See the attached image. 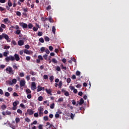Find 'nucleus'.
I'll return each mask as SVG.
<instances>
[{
    "mask_svg": "<svg viewBox=\"0 0 129 129\" xmlns=\"http://www.w3.org/2000/svg\"><path fill=\"white\" fill-rule=\"evenodd\" d=\"M48 49L50 50V52H52L53 51V49H54V48L52 46H49Z\"/></svg>",
    "mask_w": 129,
    "mask_h": 129,
    "instance_id": "a19ab883",
    "label": "nucleus"
},
{
    "mask_svg": "<svg viewBox=\"0 0 129 129\" xmlns=\"http://www.w3.org/2000/svg\"><path fill=\"white\" fill-rule=\"evenodd\" d=\"M45 91L47 94H49V95H52V89H45Z\"/></svg>",
    "mask_w": 129,
    "mask_h": 129,
    "instance_id": "9d476101",
    "label": "nucleus"
},
{
    "mask_svg": "<svg viewBox=\"0 0 129 129\" xmlns=\"http://www.w3.org/2000/svg\"><path fill=\"white\" fill-rule=\"evenodd\" d=\"M39 41L40 42V43H44V38H40L39 39Z\"/></svg>",
    "mask_w": 129,
    "mask_h": 129,
    "instance_id": "e433bc0d",
    "label": "nucleus"
},
{
    "mask_svg": "<svg viewBox=\"0 0 129 129\" xmlns=\"http://www.w3.org/2000/svg\"><path fill=\"white\" fill-rule=\"evenodd\" d=\"M49 80L51 82H53L54 80V76H51L49 77Z\"/></svg>",
    "mask_w": 129,
    "mask_h": 129,
    "instance_id": "f704fd0d",
    "label": "nucleus"
},
{
    "mask_svg": "<svg viewBox=\"0 0 129 129\" xmlns=\"http://www.w3.org/2000/svg\"><path fill=\"white\" fill-rule=\"evenodd\" d=\"M19 103L20 102H19V101H15L14 102H13V106H17V105H18V104H19Z\"/></svg>",
    "mask_w": 129,
    "mask_h": 129,
    "instance_id": "6ab92c4d",
    "label": "nucleus"
},
{
    "mask_svg": "<svg viewBox=\"0 0 129 129\" xmlns=\"http://www.w3.org/2000/svg\"><path fill=\"white\" fill-rule=\"evenodd\" d=\"M19 76H20V77H24V76H25V74H24V73H20L19 74Z\"/></svg>",
    "mask_w": 129,
    "mask_h": 129,
    "instance_id": "6e6d98bb",
    "label": "nucleus"
},
{
    "mask_svg": "<svg viewBox=\"0 0 129 129\" xmlns=\"http://www.w3.org/2000/svg\"><path fill=\"white\" fill-rule=\"evenodd\" d=\"M21 121V119L19 117H16L15 118V121L16 122V123H19V122H20V121Z\"/></svg>",
    "mask_w": 129,
    "mask_h": 129,
    "instance_id": "b1692460",
    "label": "nucleus"
},
{
    "mask_svg": "<svg viewBox=\"0 0 129 129\" xmlns=\"http://www.w3.org/2000/svg\"><path fill=\"white\" fill-rule=\"evenodd\" d=\"M38 58L39 60H41V61H43V60H44V58H43V56H42V55H41L38 56Z\"/></svg>",
    "mask_w": 129,
    "mask_h": 129,
    "instance_id": "2f4dec72",
    "label": "nucleus"
},
{
    "mask_svg": "<svg viewBox=\"0 0 129 129\" xmlns=\"http://www.w3.org/2000/svg\"><path fill=\"white\" fill-rule=\"evenodd\" d=\"M14 58L16 61H20V56H19V54L15 53L14 54Z\"/></svg>",
    "mask_w": 129,
    "mask_h": 129,
    "instance_id": "f8f14e48",
    "label": "nucleus"
},
{
    "mask_svg": "<svg viewBox=\"0 0 129 129\" xmlns=\"http://www.w3.org/2000/svg\"><path fill=\"white\" fill-rule=\"evenodd\" d=\"M6 71L7 73H8V74H12V75H14V73L12 67H9L8 68H7Z\"/></svg>",
    "mask_w": 129,
    "mask_h": 129,
    "instance_id": "f03ea898",
    "label": "nucleus"
},
{
    "mask_svg": "<svg viewBox=\"0 0 129 129\" xmlns=\"http://www.w3.org/2000/svg\"><path fill=\"white\" fill-rule=\"evenodd\" d=\"M76 74L77 76H80V74H81V73H80V71H78L76 72Z\"/></svg>",
    "mask_w": 129,
    "mask_h": 129,
    "instance_id": "3c124183",
    "label": "nucleus"
},
{
    "mask_svg": "<svg viewBox=\"0 0 129 129\" xmlns=\"http://www.w3.org/2000/svg\"><path fill=\"white\" fill-rule=\"evenodd\" d=\"M16 15H17V16H18V17H21V15L22 14H21V12H20V11H17Z\"/></svg>",
    "mask_w": 129,
    "mask_h": 129,
    "instance_id": "37998d69",
    "label": "nucleus"
},
{
    "mask_svg": "<svg viewBox=\"0 0 129 129\" xmlns=\"http://www.w3.org/2000/svg\"><path fill=\"white\" fill-rule=\"evenodd\" d=\"M11 44L14 45V46H16L17 45V42L15 40H12L11 42Z\"/></svg>",
    "mask_w": 129,
    "mask_h": 129,
    "instance_id": "58836bf2",
    "label": "nucleus"
},
{
    "mask_svg": "<svg viewBox=\"0 0 129 129\" xmlns=\"http://www.w3.org/2000/svg\"><path fill=\"white\" fill-rule=\"evenodd\" d=\"M23 10L24 13H28V8H23Z\"/></svg>",
    "mask_w": 129,
    "mask_h": 129,
    "instance_id": "c03bdc74",
    "label": "nucleus"
},
{
    "mask_svg": "<svg viewBox=\"0 0 129 129\" xmlns=\"http://www.w3.org/2000/svg\"><path fill=\"white\" fill-rule=\"evenodd\" d=\"M32 51H31V50H28L27 49H24V53L25 54H27V55H31V52Z\"/></svg>",
    "mask_w": 129,
    "mask_h": 129,
    "instance_id": "4468645a",
    "label": "nucleus"
},
{
    "mask_svg": "<svg viewBox=\"0 0 129 129\" xmlns=\"http://www.w3.org/2000/svg\"><path fill=\"white\" fill-rule=\"evenodd\" d=\"M26 59L27 61H30V60H31V57H30V56H27L26 57Z\"/></svg>",
    "mask_w": 129,
    "mask_h": 129,
    "instance_id": "13d9d810",
    "label": "nucleus"
},
{
    "mask_svg": "<svg viewBox=\"0 0 129 129\" xmlns=\"http://www.w3.org/2000/svg\"><path fill=\"white\" fill-rule=\"evenodd\" d=\"M30 77H31V75L27 76L26 77V79H27V81H29L30 80Z\"/></svg>",
    "mask_w": 129,
    "mask_h": 129,
    "instance_id": "052dcab7",
    "label": "nucleus"
},
{
    "mask_svg": "<svg viewBox=\"0 0 129 129\" xmlns=\"http://www.w3.org/2000/svg\"><path fill=\"white\" fill-rule=\"evenodd\" d=\"M43 78H44V79H48V75H44L43 76Z\"/></svg>",
    "mask_w": 129,
    "mask_h": 129,
    "instance_id": "774afa93",
    "label": "nucleus"
},
{
    "mask_svg": "<svg viewBox=\"0 0 129 129\" xmlns=\"http://www.w3.org/2000/svg\"><path fill=\"white\" fill-rule=\"evenodd\" d=\"M25 121H27V122H30L31 121V120L28 117H26L25 118Z\"/></svg>",
    "mask_w": 129,
    "mask_h": 129,
    "instance_id": "864d4df0",
    "label": "nucleus"
},
{
    "mask_svg": "<svg viewBox=\"0 0 129 129\" xmlns=\"http://www.w3.org/2000/svg\"><path fill=\"white\" fill-rule=\"evenodd\" d=\"M37 89V86H36V83L34 82H32L31 83V90L35 91Z\"/></svg>",
    "mask_w": 129,
    "mask_h": 129,
    "instance_id": "39448f33",
    "label": "nucleus"
},
{
    "mask_svg": "<svg viewBox=\"0 0 129 129\" xmlns=\"http://www.w3.org/2000/svg\"><path fill=\"white\" fill-rule=\"evenodd\" d=\"M52 62L54 64H56V63H58V61H57V60H56V58H55L52 59Z\"/></svg>",
    "mask_w": 129,
    "mask_h": 129,
    "instance_id": "a878e982",
    "label": "nucleus"
},
{
    "mask_svg": "<svg viewBox=\"0 0 129 129\" xmlns=\"http://www.w3.org/2000/svg\"><path fill=\"white\" fill-rule=\"evenodd\" d=\"M9 54H10V51H9V50H5L3 53V55L5 57H8V55H9Z\"/></svg>",
    "mask_w": 129,
    "mask_h": 129,
    "instance_id": "2eb2a0df",
    "label": "nucleus"
},
{
    "mask_svg": "<svg viewBox=\"0 0 129 129\" xmlns=\"http://www.w3.org/2000/svg\"><path fill=\"white\" fill-rule=\"evenodd\" d=\"M17 112L18 113H19L20 114H22V113H23V111H22V110L18 109L17 110Z\"/></svg>",
    "mask_w": 129,
    "mask_h": 129,
    "instance_id": "79ce46f5",
    "label": "nucleus"
},
{
    "mask_svg": "<svg viewBox=\"0 0 129 129\" xmlns=\"http://www.w3.org/2000/svg\"><path fill=\"white\" fill-rule=\"evenodd\" d=\"M33 27V24L32 23H29L28 25H27V28H28V29H32Z\"/></svg>",
    "mask_w": 129,
    "mask_h": 129,
    "instance_id": "aec40b11",
    "label": "nucleus"
},
{
    "mask_svg": "<svg viewBox=\"0 0 129 129\" xmlns=\"http://www.w3.org/2000/svg\"><path fill=\"white\" fill-rule=\"evenodd\" d=\"M56 70L60 72V71H61V68H60V67L57 66L56 68Z\"/></svg>",
    "mask_w": 129,
    "mask_h": 129,
    "instance_id": "de8ad7c7",
    "label": "nucleus"
},
{
    "mask_svg": "<svg viewBox=\"0 0 129 129\" xmlns=\"http://www.w3.org/2000/svg\"><path fill=\"white\" fill-rule=\"evenodd\" d=\"M6 114L7 115H11V114H12V112H10V111L7 110L6 111Z\"/></svg>",
    "mask_w": 129,
    "mask_h": 129,
    "instance_id": "49530a36",
    "label": "nucleus"
},
{
    "mask_svg": "<svg viewBox=\"0 0 129 129\" xmlns=\"http://www.w3.org/2000/svg\"><path fill=\"white\" fill-rule=\"evenodd\" d=\"M31 93H32V91H31V90H30V89H26V94H30Z\"/></svg>",
    "mask_w": 129,
    "mask_h": 129,
    "instance_id": "412c9836",
    "label": "nucleus"
},
{
    "mask_svg": "<svg viewBox=\"0 0 129 129\" xmlns=\"http://www.w3.org/2000/svg\"><path fill=\"white\" fill-rule=\"evenodd\" d=\"M26 85V81L25 80H21L20 83V87H24Z\"/></svg>",
    "mask_w": 129,
    "mask_h": 129,
    "instance_id": "6e6552de",
    "label": "nucleus"
},
{
    "mask_svg": "<svg viewBox=\"0 0 129 129\" xmlns=\"http://www.w3.org/2000/svg\"><path fill=\"white\" fill-rule=\"evenodd\" d=\"M10 95H11L10 93H9L8 92H5V96H6V97H9V96H10Z\"/></svg>",
    "mask_w": 129,
    "mask_h": 129,
    "instance_id": "72a5a7b5",
    "label": "nucleus"
},
{
    "mask_svg": "<svg viewBox=\"0 0 129 129\" xmlns=\"http://www.w3.org/2000/svg\"><path fill=\"white\" fill-rule=\"evenodd\" d=\"M62 84H63V82H62V81H60L59 82L58 84L57 83H55V87H58V88H62Z\"/></svg>",
    "mask_w": 129,
    "mask_h": 129,
    "instance_id": "0eeeda50",
    "label": "nucleus"
},
{
    "mask_svg": "<svg viewBox=\"0 0 129 129\" xmlns=\"http://www.w3.org/2000/svg\"><path fill=\"white\" fill-rule=\"evenodd\" d=\"M38 110L39 111V114L40 116H41V115L42 116L43 114H44V108L39 107Z\"/></svg>",
    "mask_w": 129,
    "mask_h": 129,
    "instance_id": "20e7f679",
    "label": "nucleus"
},
{
    "mask_svg": "<svg viewBox=\"0 0 129 129\" xmlns=\"http://www.w3.org/2000/svg\"><path fill=\"white\" fill-rule=\"evenodd\" d=\"M82 86V85H81L80 84H78L77 86H76V87H77V88H81Z\"/></svg>",
    "mask_w": 129,
    "mask_h": 129,
    "instance_id": "5fc2aeb1",
    "label": "nucleus"
},
{
    "mask_svg": "<svg viewBox=\"0 0 129 129\" xmlns=\"http://www.w3.org/2000/svg\"><path fill=\"white\" fill-rule=\"evenodd\" d=\"M3 38H4L5 40H8L10 38V37H9V35H8V34L3 33Z\"/></svg>",
    "mask_w": 129,
    "mask_h": 129,
    "instance_id": "f3484780",
    "label": "nucleus"
},
{
    "mask_svg": "<svg viewBox=\"0 0 129 129\" xmlns=\"http://www.w3.org/2000/svg\"><path fill=\"white\" fill-rule=\"evenodd\" d=\"M25 48L26 49H30V45L29 44H26L25 45Z\"/></svg>",
    "mask_w": 129,
    "mask_h": 129,
    "instance_id": "680f3d73",
    "label": "nucleus"
},
{
    "mask_svg": "<svg viewBox=\"0 0 129 129\" xmlns=\"http://www.w3.org/2000/svg\"><path fill=\"white\" fill-rule=\"evenodd\" d=\"M43 119L45 121H47L49 120V117H48V116H45L43 117Z\"/></svg>",
    "mask_w": 129,
    "mask_h": 129,
    "instance_id": "7c9ffc66",
    "label": "nucleus"
},
{
    "mask_svg": "<svg viewBox=\"0 0 129 129\" xmlns=\"http://www.w3.org/2000/svg\"><path fill=\"white\" fill-rule=\"evenodd\" d=\"M16 34H17V35H20L21 34V30L18 29L16 31Z\"/></svg>",
    "mask_w": 129,
    "mask_h": 129,
    "instance_id": "603ef678",
    "label": "nucleus"
},
{
    "mask_svg": "<svg viewBox=\"0 0 129 129\" xmlns=\"http://www.w3.org/2000/svg\"><path fill=\"white\" fill-rule=\"evenodd\" d=\"M38 121L37 120H34L32 123H31V125H33V124H37Z\"/></svg>",
    "mask_w": 129,
    "mask_h": 129,
    "instance_id": "8fccbe9b",
    "label": "nucleus"
},
{
    "mask_svg": "<svg viewBox=\"0 0 129 129\" xmlns=\"http://www.w3.org/2000/svg\"><path fill=\"white\" fill-rule=\"evenodd\" d=\"M62 101H63V98H60L57 100V102H58L59 103L62 102Z\"/></svg>",
    "mask_w": 129,
    "mask_h": 129,
    "instance_id": "4c0bfd02",
    "label": "nucleus"
},
{
    "mask_svg": "<svg viewBox=\"0 0 129 129\" xmlns=\"http://www.w3.org/2000/svg\"><path fill=\"white\" fill-rule=\"evenodd\" d=\"M8 6H9V7H10V8H11V7H12V6H13V4L11 2V0L8 1Z\"/></svg>",
    "mask_w": 129,
    "mask_h": 129,
    "instance_id": "c9c22d12",
    "label": "nucleus"
},
{
    "mask_svg": "<svg viewBox=\"0 0 129 129\" xmlns=\"http://www.w3.org/2000/svg\"><path fill=\"white\" fill-rule=\"evenodd\" d=\"M64 95L66 96H69L70 94H69V92H68V91H66L65 93H64Z\"/></svg>",
    "mask_w": 129,
    "mask_h": 129,
    "instance_id": "69168bd1",
    "label": "nucleus"
},
{
    "mask_svg": "<svg viewBox=\"0 0 129 129\" xmlns=\"http://www.w3.org/2000/svg\"><path fill=\"white\" fill-rule=\"evenodd\" d=\"M17 83V79H13L12 80V81H9V84L10 85H13V84H16Z\"/></svg>",
    "mask_w": 129,
    "mask_h": 129,
    "instance_id": "9b49d317",
    "label": "nucleus"
},
{
    "mask_svg": "<svg viewBox=\"0 0 129 129\" xmlns=\"http://www.w3.org/2000/svg\"><path fill=\"white\" fill-rule=\"evenodd\" d=\"M48 20L50 23H54V20H53V19H52V17H51V16L48 17Z\"/></svg>",
    "mask_w": 129,
    "mask_h": 129,
    "instance_id": "5701e85b",
    "label": "nucleus"
},
{
    "mask_svg": "<svg viewBox=\"0 0 129 129\" xmlns=\"http://www.w3.org/2000/svg\"><path fill=\"white\" fill-rule=\"evenodd\" d=\"M34 116H35V117H39V114L38 113H35Z\"/></svg>",
    "mask_w": 129,
    "mask_h": 129,
    "instance_id": "0e129e2a",
    "label": "nucleus"
},
{
    "mask_svg": "<svg viewBox=\"0 0 129 129\" xmlns=\"http://www.w3.org/2000/svg\"><path fill=\"white\" fill-rule=\"evenodd\" d=\"M27 111L29 115H33V114H34V111L31 109H28Z\"/></svg>",
    "mask_w": 129,
    "mask_h": 129,
    "instance_id": "1a4fd4ad",
    "label": "nucleus"
},
{
    "mask_svg": "<svg viewBox=\"0 0 129 129\" xmlns=\"http://www.w3.org/2000/svg\"><path fill=\"white\" fill-rule=\"evenodd\" d=\"M1 108L3 109V110H5L7 108V106L6 105L4 104L1 106Z\"/></svg>",
    "mask_w": 129,
    "mask_h": 129,
    "instance_id": "c85d7f7f",
    "label": "nucleus"
},
{
    "mask_svg": "<svg viewBox=\"0 0 129 129\" xmlns=\"http://www.w3.org/2000/svg\"><path fill=\"white\" fill-rule=\"evenodd\" d=\"M18 44L19 46H23L24 44H25V42H24V40H21L18 41Z\"/></svg>",
    "mask_w": 129,
    "mask_h": 129,
    "instance_id": "ddd939ff",
    "label": "nucleus"
},
{
    "mask_svg": "<svg viewBox=\"0 0 129 129\" xmlns=\"http://www.w3.org/2000/svg\"><path fill=\"white\" fill-rule=\"evenodd\" d=\"M45 50H46V47H41L40 51H41V53L45 52Z\"/></svg>",
    "mask_w": 129,
    "mask_h": 129,
    "instance_id": "bb28decb",
    "label": "nucleus"
},
{
    "mask_svg": "<svg viewBox=\"0 0 129 129\" xmlns=\"http://www.w3.org/2000/svg\"><path fill=\"white\" fill-rule=\"evenodd\" d=\"M42 87L41 86L39 85L37 87V92H40V91H42Z\"/></svg>",
    "mask_w": 129,
    "mask_h": 129,
    "instance_id": "a211bd4d",
    "label": "nucleus"
},
{
    "mask_svg": "<svg viewBox=\"0 0 129 129\" xmlns=\"http://www.w3.org/2000/svg\"><path fill=\"white\" fill-rule=\"evenodd\" d=\"M10 48H11V46H10L5 45V46H4L5 50H8V49H10Z\"/></svg>",
    "mask_w": 129,
    "mask_h": 129,
    "instance_id": "ea45409f",
    "label": "nucleus"
},
{
    "mask_svg": "<svg viewBox=\"0 0 129 129\" xmlns=\"http://www.w3.org/2000/svg\"><path fill=\"white\" fill-rule=\"evenodd\" d=\"M43 58H44L45 60H47V58H48V55H47V54H45L43 56Z\"/></svg>",
    "mask_w": 129,
    "mask_h": 129,
    "instance_id": "bf43d9fd",
    "label": "nucleus"
},
{
    "mask_svg": "<svg viewBox=\"0 0 129 129\" xmlns=\"http://www.w3.org/2000/svg\"><path fill=\"white\" fill-rule=\"evenodd\" d=\"M4 23H8L9 22V18H5L4 19Z\"/></svg>",
    "mask_w": 129,
    "mask_h": 129,
    "instance_id": "e2e57ef3",
    "label": "nucleus"
},
{
    "mask_svg": "<svg viewBox=\"0 0 129 129\" xmlns=\"http://www.w3.org/2000/svg\"><path fill=\"white\" fill-rule=\"evenodd\" d=\"M74 116H75V114H73L72 113H71V118H72V119H73L74 118Z\"/></svg>",
    "mask_w": 129,
    "mask_h": 129,
    "instance_id": "a18cd8bd",
    "label": "nucleus"
},
{
    "mask_svg": "<svg viewBox=\"0 0 129 129\" xmlns=\"http://www.w3.org/2000/svg\"><path fill=\"white\" fill-rule=\"evenodd\" d=\"M33 31H34V32H37V31H38V28L34 27L33 28Z\"/></svg>",
    "mask_w": 129,
    "mask_h": 129,
    "instance_id": "4d7b16f0",
    "label": "nucleus"
},
{
    "mask_svg": "<svg viewBox=\"0 0 129 129\" xmlns=\"http://www.w3.org/2000/svg\"><path fill=\"white\" fill-rule=\"evenodd\" d=\"M44 40L45 42H49L50 41V38L48 36H44Z\"/></svg>",
    "mask_w": 129,
    "mask_h": 129,
    "instance_id": "393cba45",
    "label": "nucleus"
},
{
    "mask_svg": "<svg viewBox=\"0 0 129 129\" xmlns=\"http://www.w3.org/2000/svg\"><path fill=\"white\" fill-rule=\"evenodd\" d=\"M3 29H6V25L4 24H1V26Z\"/></svg>",
    "mask_w": 129,
    "mask_h": 129,
    "instance_id": "338daca9",
    "label": "nucleus"
},
{
    "mask_svg": "<svg viewBox=\"0 0 129 129\" xmlns=\"http://www.w3.org/2000/svg\"><path fill=\"white\" fill-rule=\"evenodd\" d=\"M5 61L7 62H10V61H15V57L12 55H10L5 58Z\"/></svg>",
    "mask_w": 129,
    "mask_h": 129,
    "instance_id": "f257e3e1",
    "label": "nucleus"
},
{
    "mask_svg": "<svg viewBox=\"0 0 129 129\" xmlns=\"http://www.w3.org/2000/svg\"><path fill=\"white\" fill-rule=\"evenodd\" d=\"M38 100H39V101H42V100H43V97L39 96L38 98Z\"/></svg>",
    "mask_w": 129,
    "mask_h": 129,
    "instance_id": "09e8293b",
    "label": "nucleus"
},
{
    "mask_svg": "<svg viewBox=\"0 0 129 129\" xmlns=\"http://www.w3.org/2000/svg\"><path fill=\"white\" fill-rule=\"evenodd\" d=\"M12 67L13 68V69H15V70H18L19 69V67H20V66H17V63H15L14 64H13L12 66Z\"/></svg>",
    "mask_w": 129,
    "mask_h": 129,
    "instance_id": "dca6fc26",
    "label": "nucleus"
},
{
    "mask_svg": "<svg viewBox=\"0 0 129 129\" xmlns=\"http://www.w3.org/2000/svg\"><path fill=\"white\" fill-rule=\"evenodd\" d=\"M52 32L53 34H55V33L56 32V28H55V26H52Z\"/></svg>",
    "mask_w": 129,
    "mask_h": 129,
    "instance_id": "cd10ccee",
    "label": "nucleus"
},
{
    "mask_svg": "<svg viewBox=\"0 0 129 129\" xmlns=\"http://www.w3.org/2000/svg\"><path fill=\"white\" fill-rule=\"evenodd\" d=\"M54 107H55V103H53L50 105V108H51V109H54Z\"/></svg>",
    "mask_w": 129,
    "mask_h": 129,
    "instance_id": "473e14b6",
    "label": "nucleus"
},
{
    "mask_svg": "<svg viewBox=\"0 0 129 129\" xmlns=\"http://www.w3.org/2000/svg\"><path fill=\"white\" fill-rule=\"evenodd\" d=\"M45 126H48L46 129H55V126L53 124H51L49 122H47Z\"/></svg>",
    "mask_w": 129,
    "mask_h": 129,
    "instance_id": "7ed1b4c3",
    "label": "nucleus"
},
{
    "mask_svg": "<svg viewBox=\"0 0 129 129\" xmlns=\"http://www.w3.org/2000/svg\"><path fill=\"white\" fill-rule=\"evenodd\" d=\"M11 28H13L14 29H16V30H19L20 29V27L18 26V25H16L15 26H12Z\"/></svg>",
    "mask_w": 129,
    "mask_h": 129,
    "instance_id": "c756f323",
    "label": "nucleus"
},
{
    "mask_svg": "<svg viewBox=\"0 0 129 129\" xmlns=\"http://www.w3.org/2000/svg\"><path fill=\"white\" fill-rule=\"evenodd\" d=\"M83 103H84V100H83V98H82L80 99V101L79 104V105H82V104H83Z\"/></svg>",
    "mask_w": 129,
    "mask_h": 129,
    "instance_id": "4be33fe9",
    "label": "nucleus"
},
{
    "mask_svg": "<svg viewBox=\"0 0 129 129\" xmlns=\"http://www.w3.org/2000/svg\"><path fill=\"white\" fill-rule=\"evenodd\" d=\"M20 26L22 27L23 29H27L28 28V24L26 23H24V22H21L19 23Z\"/></svg>",
    "mask_w": 129,
    "mask_h": 129,
    "instance_id": "423d86ee",
    "label": "nucleus"
}]
</instances>
